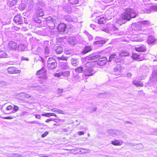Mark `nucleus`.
I'll list each match as a JSON object with an SVG mask.
<instances>
[{
    "mask_svg": "<svg viewBox=\"0 0 157 157\" xmlns=\"http://www.w3.org/2000/svg\"><path fill=\"white\" fill-rule=\"evenodd\" d=\"M148 8L146 9V12L147 13H151L153 11H157V5L150 6L149 5H148Z\"/></svg>",
    "mask_w": 157,
    "mask_h": 157,
    "instance_id": "6e6552de",
    "label": "nucleus"
},
{
    "mask_svg": "<svg viewBox=\"0 0 157 157\" xmlns=\"http://www.w3.org/2000/svg\"><path fill=\"white\" fill-rule=\"evenodd\" d=\"M36 4L38 6H43L44 5V3L40 0L38 1V2H36Z\"/></svg>",
    "mask_w": 157,
    "mask_h": 157,
    "instance_id": "79ce46f5",
    "label": "nucleus"
},
{
    "mask_svg": "<svg viewBox=\"0 0 157 157\" xmlns=\"http://www.w3.org/2000/svg\"><path fill=\"white\" fill-rule=\"evenodd\" d=\"M49 44L48 42L45 41L43 45V47L44 50V53L46 55H48L49 54V49L48 48Z\"/></svg>",
    "mask_w": 157,
    "mask_h": 157,
    "instance_id": "ddd939ff",
    "label": "nucleus"
},
{
    "mask_svg": "<svg viewBox=\"0 0 157 157\" xmlns=\"http://www.w3.org/2000/svg\"><path fill=\"white\" fill-rule=\"evenodd\" d=\"M98 23L99 24H104L105 21V19L104 17H101L100 19H98Z\"/></svg>",
    "mask_w": 157,
    "mask_h": 157,
    "instance_id": "f704fd0d",
    "label": "nucleus"
},
{
    "mask_svg": "<svg viewBox=\"0 0 157 157\" xmlns=\"http://www.w3.org/2000/svg\"><path fill=\"white\" fill-rule=\"evenodd\" d=\"M91 50V48L90 46H87L85 47L84 50L82 51V53L85 54Z\"/></svg>",
    "mask_w": 157,
    "mask_h": 157,
    "instance_id": "cd10ccee",
    "label": "nucleus"
},
{
    "mask_svg": "<svg viewBox=\"0 0 157 157\" xmlns=\"http://www.w3.org/2000/svg\"><path fill=\"white\" fill-rule=\"evenodd\" d=\"M22 155L19 153H14V157H22Z\"/></svg>",
    "mask_w": 157,
    "mask_h": 157,
    "instance_id": "4d7b16f0",
    "label": "nucleus"
},
{
    "mask_svg": "<svg viewBox=\"0 0 157 157\" xmlns=\"http://www.w3.org/2000/svg\"><path fill=\"white\" fill-rule=\"evenodd\" d=\"M11 6L15 5L17 3V0H8Z\"/></svg>",
    "mask_w": 157,
    "mask_h": 157,
    "instance_id": "72a5a7b5",
    "label": "nucleus"
},
{
    "mask_svg": "<svg viewBox=\"0 0 157 157\" xmlns=\"http://www.w3.org/2000/svg\"><path fill=\"white\" fill-rule=\"evenodd\" d=\"M130 55L129 52L125 51H121L119 53V55L121 57L129 56Z\"/></svg>",
    "mask_w": 157,
    "mask_h": 157,
    "instance_id": "5701e85b",
    "label": "nucleus"
},
{
    "mask_svg": "<svg viewBox=\"0 0 157 157\" xmlns=\"http://www.w3.org/2000/svg\"><path fill=\"white\" fill-rule=\"evenodd\" d=\"M21 59V60H24V61H29V59L27 58H25L23 56H22Z\"/></svg>",
    "mask_w": 157,
    "mask_h": 157,
    "instance_id": "13d9d810",
    "label": "nucleus"
},
{
    "mask_svg": "<svg viewBox=\"0 0 157 157\" xmlns=\"http://www.w3.org/2000/svg\"><path fill=\"white\" fill-rule=\"evenodd\" d=\"M14 153H7L6 156L9 157H14Z\"/></svg>",
    "mask_w": 157,
    "mask_h": 157,
    "instance_id": "49530a36",
    "label": "nucleus"
},
{
    "mask_svg": "<svg viewBox=\"0 0 157 157\" xmlns=\"http://www.w3.org/2000/svg\"><path fill=\"white\" fill-rule=\"evenodd\" d=\"M95 40H96V41H100V40H104L103 39V38H102L101 37H100L99 36H96L95 38Z\"/></svg>",
    "mask_w": 157,
    "mask_h": 157,
    "instance_id": "603ef678",
    "label": "nucleus"
},
{
    "mask_svg": "<svg viewBox=\"0 0 157 157\" xmlns=\"http://www.w3.org/2000/svg\"><path fill=\"white\" fill-rule=\"evenodd\" d=\"M8 48L13 51H15L17 48V44L13 41H10L8 43Z\"/></svg>",
    "mask_w": 157,
    "mask_h": 157,
    "instance_id": "0eeeda50",
    "label": "nucleus"
},
{
    "mask_svg": "<svg viewBox=\"0 0 157 157\" xmlns=\"http://www.w3.org/2000/svg\"><path fill=\"white\" fill-rule=\"evenodd\" d=\"M107 132L110 135L113 137L120 136L122 134L121 131L116 129H109L107 131Z\"/></svg>",
    "mask_w": 157,
    "mask_h": 157,
    "instance_id": "7ed1b4c3",
    "label": "nucleus"
},
{
    "mask_svg": "<svg viewBox=\"0 0 157 157\" xmlns=\"http://www.w3.org/2000/svg\"><path fill=\"white\" fill-rule=\"evenodd\" d=\"M112 29L113 31H116L117 30V28L114 25H112L111 26Z\"/></svg>",
    "mask_w": 157,
    "mask_h": 157,
    "instance_id": "09e8293b",
    "label": "nucleus"
},
{
    "mask_svg": "<svg viewBox=\"0 0 157 157\" xmlns=\"http://www.w3.org/2000/svg\"><path fill=\"white\" fill-rule=\"evenodd\" d=\"M75 69L76 72L81 73L83 72L84 75L87 76H90L94 74L95 72L94 71L93 69Z\"/></svg>",
    "mask_w": 157,
    "mask_h": 157,
    "instance_id": "f03ea898",
    "label": "nucleus"
},
{
    "mask_svg": "<svg viewBox=\"0 0 157 157\" xmlns=\"http://www.w3.org/2000/svg\"><path fill=\"white\" fill-rule=\"evenodd\" d=\"M96 57L95 56H90L88 57V59L89 60H95L96 59Z\"/></svg>",
    "mask_w": 157,
    "mask_h": 157,
    "instance_id": "37998d69",
    "label": "nucleus"
},
{
    "mask_svg": "<svg viewBox=\"0 0 157 157\" xmlns=\"http://www.w3.org/2000/svg\"><path fill=\"white\" fill-rule=\"evenodd\" d=\"M69 72L68 71L63 72L57 73L54 74V76L57 77L63 76L64 77H68L69 75Z\"/></svg>",
    "mask_w": 157,
    "mask_h": 157,
    "instance_id": "f8f14e48",
    "label": "nucleus"
},
{
    "mask_svg": "<svg viewBox=\"0 0 157 157\" xmlns=\"http://www.w3.org/2000/svg\"><path fill=\"white\" fill-rule=\"evenodd\" d=\"M13 21L18 25H21L24 23L23 18L20 14H17L14 17Z\"/></svg>",
    "mask_w": 157,
    "mask_h": 157,
    "instance_id": "20e7f679",
    "label": "nucleus"
},
{
    "mask_svg": "<svg viewBox=\"0 0 157 157\" xmlns=\"http://www.w3.org/2000/svg\"><path fill=\"white\" fill-rule=\"evenodd\" d=\"M156 40L154 37L152 36H149L148 37L147 40V43L149 44H152L154 43Z\"/></svg>",
    "mask_w": 157,
    "mask_h": 157,
    "instance_id": "412c9836",
    "label": "nucleus"
},
{
    "mask_svg": "<svg viewBox=\"0 0 157 157\" xmlns=\"http://www.w3.org/2000/svg\"><path fill=\"white\" fill-rule=\"evenodd\" d=\"M113 0H102V1L105 3L110 2L113 1Z\"/></svg>",
    "mask_w": 157,
    "mask_h": 157,
    "instance_id": "864d4df0",
    "label": "nucleus"
},
{
    "mask_svg": "<svg viewBox=\"0 0 157 157\" xmlns=\"http://www.w3.org/2000/svg\"><path fill=\"white\" fill-rule=\"evenodd\" d=\"M57 58L59 60H66L67 59V58L66 57L63 56L61 57H57Z\"/></svg>",
    "mask_w": 157,
    "mask_h": 157,
    "instance_id": "de8ad7c7",
    "label": "nucleus"
},
{
    "mask_svg": "<svg viewBox=\"0 0 157 157\" xmlns=\"http://www.w3.org/2000/svg\"><path fill=\"white\" fill-rule=\"evenodd\" d=\"M66 27L65 24L61 23L58 25L57 27L58 30L59 31L64 32L65 31Z\"/></svg>",
    "mask_w": 157,
    "mask_h": 157,
    "instance_id": "2eb2a0df",
    "label": "nucleus"
},
{
    "mask_svg": "<svg viewBox=\"0 0 157 157\" xmlns=\"http://www.w3.org/2000/svg\"><path fill=\"white\" fill-rule=\"evenodd\" d=\"M13 109L15 112H16L19 110V107L17 106L14 105L13 107Z\"/></svg>",
    "mask_w": 157,
    "mask_h": 157,
    "instance_id": "bf43d9fd",
    "label": "nucleus"
},
{
    "mask_svg": "<svg viewBox=\"0 0 157 157\" xmlns=\"http://www.w3.org/2000/svg\"><path fill=\"white\" fill-rule=\"evenodd\" d=\"M54 60H55L54 59L53 57H51L48 58L47 62H49V61L53 62Z\"/></svg>",
    "mask_w": 157,
    "mask_h": 157,
    "instance_id": "e2e57ef3",
    "label": "nucleus"
},
{
    "mask_svg": "<svg viewBox=\"0 0 157 157\" xmlns=\"http://www.w3.org/2000/svg\"><path fill=\"white\" fill-rule=\"evenodd\" d=\"M54 50L55 53L57 54L61 53L63 51L62 48L60 46L55 47Z\"/></svg>",
    "mask_w": 157,
    "mask_h": 157,
    "instance_id": "6ab92c4d",
    "label": "nucleus"
},
{
    "mask_svg": "<svg viewBox=\"0 0 157 157\" xmlns=\"http://www.w3.org/2000/svg\"><path fill=\"white\" fill-rule=\"evenodd\" d=\"M57 66V63L55 60H54L53 62H47V66L49 69H55Z\"/></svg>",
    "mask_w": 157,
    "mask_h": 157,
    "instance_id": "9b49d317",
    "label": "nucleus"
},
{
    "mask_svg": "<svg viewBox=\"0 0 157 157\" xmlns=\"http://www.w3.org/2000/svg\"><path fill=\"white\" fill-rule=\"evenodd\" d=\"M132 82L134 85L136 86L142 87L143 86V83L142 82L136 80H133Z\"/></svg>",
    "mask_w": 157,
    "mask_h": 157,
    "instance_id": "b1692460",
    "label": "nucleus"
},
{
    "mask_svg": "<svg viewBox=\"0 0 157 157\" xmlns=\"http://www.w3.org/2000/svg\"><path fill=\"white\" fill-rule=\"evenodd\" d=\"M8 56V55L5 52L1 50L0 51V58H6Z\"/></svg>",
    "mask_w": 157,
    "mask_h": 157,
    "instance_id": "c85d7f7f",
    "label": "nucleus"
},
{
    "mask_svg": "<svg viewBox=\"0 0 157 157\" xmlns=\"http://www.w3.org/2000/svg\"><path fill=\"white\" fill-rule=\"evenodd\" d=\"M35 14L39 16V17H42L44 15V13L43 10L40 8H39L36 10Z\"/></svg>",
    "mask_w": 157,
    "mask_h": 157,
    "instance_id": "dca6fc26",
    "label": "nucleus"
},
{
    "mask_svg": "<svg viewBox=\"0 0 157 157\" xmlns=\"http://www.w3.org/2000/svg\"><path fill=\"white\" fill-rule=\"evenodd\" d=\"M118 59V57L115 54H113L111 55L109 57V59L108 60V62H110L112 59Z\"/></svg>",
    "mask_w": 157,
    "mask_h": 157,
    "instance_id": "7c9ffc66",
    "label": "nucleus"
},
{
    "mask_svg": "<svg viewBox=\"0 0 157 157\" xmlns=\"http://www.w3.org/2000/svg\"><path fill=\"white\" fill-rule=\"evenodd\" d=\"M136 144V145H137V148L139 150L142 149L144 148V146L142 144Z\"/></svg>",
    "mask_w": 157,
    "mask_h": 157,
    "instance_id": "ea45409f",
    "label": "nucleus"
},
{
    "mask_svg": "<svg viewBox=\"0 0 157 157\" xmlns=\"http://www.w3.org/2000/svg\"><path fill=\"white\" fill-rule=\"evenodd\" d=\"M40 17L38 15L34 14L33 17V18L34 21L38 23H40L41 22V21Z\"/></svg>",
    "mask_w": 157,
    "mask_h": 157,
    "instance_id": "4be33fe9",
    "label": "nucleus"
},
{
    "mask_svg": "<svg viewBox=\"0 0 157 157\" xmlns=\"http://www.w3.org/2000/svg\"><path fill=\"white\" fill-rule=\"evenodd\" d=\"M21 7H22L21 9L23 10L25 9L26 7V6L25 4H22L21 6Z\"/></svg>",
    "mask_w": 157,
    "mask_h": 157,
    "instance_id": "680f3d73",
    "label": "nucleus"
},
{
    "mask_svg": "<svg viewBox=\"0 0 157 157\" xmlns=\"http://www.w3.org/2000/svg\"><path fill=\"white\" fill-rule=\"evenodd\" d=\"M105 43V40H101L100 41H95L93 42V44L94 45H96L98 47L102 46Z\"/></svg>",
    "mask_w": 157,
    "mask_h": 157,
    "instance_id": "f3484780",
    "label": "nucleus"
},
{
    "mask_svg": "<svg viewBox=\"0 0 157 157\" xmlns=\"http://www.w3.org/2000/svg\"><path fill=\"white\" fill-rule=\"evenodd\" d=\"M123 143L122 140H116L112 141L111 142V144L114 146H121L122 144Z\"/></svg>",
    "mask_w": 157,
    "mask_h": 157,
    "instance_id": "aec40b11",
    "label": "nucleus"
},
{
    "mask_svg": "<svg viewBox=\"0 0 157 157\" xmlns=\"http://www.w3.org/2000/svg\"><path fill=\"white\" fill-rule=\"evenodd\" d=\"M69 42L71 45H74L76 43V40L75 39H72L70 40Z\"/></svg>",
    "mask_w": 157,
    "mask_h": 157,
    "instance_id": "58836bf2",
    "label": "nucleus"
},
{
    "mask_svg": "<svg viewBox=\"0 0 157 157\" xmlns=\"http://www.w3.org/2000/svg\"><path fill=\"white\" fill-rule=\"evenodd\" d=\"M132 82L134 85L136 86L142 87L143 86V83L142 82L136 80H133Z\"/></svg>",
    "mask_w": 157,
    "mask_h": 157,
    "instance_id": "393cba45",
    "label": "nucleus"
},
{
    "mask_svg": "<svg viewBox=\"0 0 157 157\" xmlns=\"http://www.w3.org/2000/svg\"><path fill=\"white\" fill-rule=\"evenodd\" d=\"M143 55L142 54L140 55L137 53H133L132 57L134 59H136L138 61H140L143 60Z\"/></svg>",
    "mask_w": 157,
    "mask_h": 157,
    "instance_id": "1a4fd4ad",
    "label": "nucleus"
},
{
    "mask_svg": "<svg viewBox=\"0 0 157 157\" xmlns=\"http://www.w3.org/2000/svg\"><path fill=\"white\" fill-rule=\"evenodd\" d=\"M48 134V132L47 131L45 132L41 136L42 138H44L47 136Z\"/></svg>",
    "mask_w": 157,
    "mask_h": 157,
    "instance_id": "5fc2aeb1",
    "label": "nucleus"
},
{
    "mask_svg": "<svg viewBox=\"0 0 157 157\" xmlns=\"http://www.w3.org/2000/svg\"><path fill=\"white\" fill-rule=\"evenodd\" d=\"M48 115H49L48 113H46L45 114H41V115L42 116H45V117H49Z\"/></svg>",
    "mask_w": 157,
    "mask_h": 157,
    "instance_id": "774afa93",
    "label": "nucleus"
},
{
    "mask_svg": "<svg viewBox=\"0 0 157 157\" xmlns=\"http://www.w3.org/2000/svg\"><path fill=\"white\" fill-rule=\"evenodd\" d=\"M13 108V107L11 105L8 106L6 107V110H11Z\"/></svg>",
    "mask_w": 157,
    "mask_h": 157,
    "instance_id": "052dcab7",
    "label": "nucleus"
},
{
    "mask_svg": "<svg viewBox=\"0 0 157 157\" xmlns=\"http://www.w3.org/2000/svg\"><path fill=\"white\" fill-rule=\"evenodd\" d=\"M97 109V108L96 107H93L91 109V112H93L94 111H95Z\"/></svg>",
    "mask_w": 157,
    "mask_h": 157,
    "instance_id": "69168bd1",
    "label": "nucleus"
},
{
    "mask_svg": "<svg viewBox=\"0 0 157 157\" xmlns=\"http://www.w3.org/2000/svg\"><path fill=\"white\" fill-rule=\"evenodd\" d=\"M58 113L64 114V113L63 111L57 109V112Z\"/></svg>",
    "mask_w": 157,
    "mask_h": 157,
    "instance_id": "3c124183",
    "label": "nucleus"
},
{
    "mask_svg": "<svg viewBox=\"0 0 157 157\" xmlns=\"http://www.w3.org/2000/svg\"><path fill=\"white\" fill-rule=\"evenodd\" d=\"M36 75L39 76V78H45L46 77V71L45 69H40L37 72Z\"/></svg>",
    "mask_w": 157,
    "mask_h": 157,
    "instance_id": "423d86ee",
    "label": "nucleus"
},
{
    "mask_svg": "<svg viewBox=\"0 0 157 157\" xmlns=\"http://www.w3.org/2000/svg\"><path fill=\"white\" fill-rule=\"evenodd\" d=\"M71 63L73 66L75 67L77 66L78 64V61L76 59H73L71 61Z\"/></svg>",
    "mask_w": 157,
    "mask_h": 157,
    "instance_id": "473e14b6",
    "label": "nucleus"
},
{
    "mask_svg": "<svg viewBox=\"0 0 157 157\" xmlns=\"http://www.w3.org/2000/svg\"><path fill=\"white\" fill-rule=\"evenodd\" d=\"M27 2L29 6H28V8L29 9H31L33 7V2L32 0H27Z\"/></svg>",
    "mask_w": 157,
    "mask_h": 157,
    "instance_id": "c756f323",
    "label": "nucleus"
},
{
    "mask_svg": "<svg viewBox=\"0 0 157 157\" xmlns=\"http://www.w3.org/2000/svg\"><path fill=\"white\" fill-rule=\"evenodd\" d=\"M30 124H39V125L40 126L41 125V123L40 122H38L37 121H30L29 122Z\"/></svg>",
    "mask_w": 157,
    "mask_h": 157,
    "instance_id": "a18cd8bd",
    "label": "nucleus"
},
{
    "mask_svg": "<svg viewBox=\"0 0 157 157\" xmlns=\"http://www.w3.org/2000/svg\"><path fill=\"white\" fill-rule=\"evenodd\" d=\"M47 23L50 27L54 28L55 26L54 19H52L51 17H49L47 18Z\"/></svg>",
    "mask_w": 157,
    "mask_h": 157,
    "instance_id": "9d476101",
    "label": "nucleus"
},
{
    "mask_svg": "<svg viewBox=\"0 0 157 157\" xmlns=\"http://www.w3.org/2000/svg\"><path fill=\"white\" fill-rule=\"evenodd\" d=\"M62 69H67L68 67L67 64L66 63H61Z\"/></svg>",
    "mask_w": 157,
    "mask_h": 157,
    "instance_id": "e433bc0d",
    "label": "nucleus"
},
{
    "mask_svg": "<svg viewBox=\"0 0 157 157\" xmlns=\"http://www.w3.org/2000/svg\"><path fill=\"white\" fill-rule=\"evenodd\" d=\"M69 2L72 4H76L78 3V0H68Z\"/></svg>",
    "mask_w": 157,
    "mask_h": 157,
    "instance_id": "4c0bfd02",
    "label": "nucleus"
},
{
    "mask_svg": "<svg viewBox=\"0 0 157 157\" xmlns=\"http://www.w3.org/2000/svg\"><path fill=\"white\" fill-rule=\"evenodd\" d=\"M84 134V132L83 131L78 132V134L79 136L83 135Z\"/></svg>",
    "mask_w": 157,
    "mask_h": 157,
    "instance_id": "338daca9",
    "label": "nucleus"
},
{
    "mask_svg": "<svg viewBox=\"0 0 157 157\" xmlns=\"http://www.w3.org/2000/svg\"><path fill=\"white\" fill-rule=\"evenodd\" d=\"M71 50L69 48H67L65 49V53L67 55H69L71 53Z\"/></svg>",
    "mask_w": 157,
    "mask_h": 157,
    "instance_id": "a19ab883",
    "label": "nucleus"
},
{
    "mask_svg": "<svg viewBox=\"0 0 157 157\" xmlns=\"http://www.w3.org/2000/svg\"><path fill=\"white\" fill-rule=\"evenodd\" d=\"M7 82L4 81H0V87H3L7 86Z\"/></svg>",
    "mask_w": 157,
    "mask_h": 157,
    "instance_id": "2f4dec72",
    "label": "nucleus"
},
{
    "mask_svg": "<svg viewBox=\"0 0 157 157\" xmlns=\"http://www.w3.org/2000/svg\"><path fill=\"white\" fill-rule=\"evenodd\" d=\"M135 50L137 52H145L146 51V48L144 45H142L140 46L135 47Z\"/></svg>",
    "mask_w": 157,
    "mask_h": 157,
    "instance_id": "a211bd4d",
    "label": "nucleus"
},
{
    "mask_svg": "<svg viewBox=\"0 0 157 157\" xmlns=\"http://www.w3.org/2000/svg\"><path fill=\"white\" fill-rule=\"evenodd\" d=\"M85 33L87 36L89 40H92L93 39V37L92 35L89 33L87 31L85 32Z\"/></svg>",
    "mask_w": 157,
    "mask_h": 157,
    "instance_id": "c9c22d12",
    "label": "nucleus"
},
{
    "mask_svg": "<svg viewBox=\"0 0 157 157\" xmlns=\"http://www.w3.org/2000/svg\"><path fill=\"white\" fill-rule=\"evenodd\" d=\"M107 59L106 57H104L99 59L97 62L98 64L100 66H102L105 64L107 62Z\"/></svg>",
    "mask_w": 157,
    "mask_h": 157,
    "instance_id": "4468645a",
    "label": "nucleus"
},
{
    "mask_svg": "<svg viewBox=\"0 0 157 157\" xmlns=\"http://www.w3.org/2000/svg\"><path fill=\"white\" fill-rule=\"evenodd\" d=\"M137 15V13L133 9L127 8L125 12L121 14V18L117 20V24L121 25L129 21L132 18L136 17Z\"/></svg>",
    "mask_w": 157,
    "mask_h": 157,
    "instance_id": "f257e3e1",
    "label": "nucleus"
},
{
    "mask_svg": "<svg viewBox=\"0 0 157 157\" xmlns=\"http://www.w3.org/2000/svg\"><path fill=\"white\" fill-rule=\"evenodd\" d=\"M150 79L151 82L152 83H154L157 81V71L154 70L150 77Z\"/></svg>",
    "mask_w": 157,
    "mask_h": 157,
    "instance_id": "39448f33",
    "label": "nucleus"
},
{
    "mask_svg": "<svg viewBox=\"0 0 157 157\" xmlns=\"http://www.w3.org/2000/svg\"><path fill=\"white\" fill-rule=\"evenodd\" d=\"M127 145H129L130 146H136V144H134L133 143H131L130 142H127L126 143Z\"/></svg>",
    "mask_w": 157,
    "mask_h": 157,
    "instance_id": "8fccbe9b",
    "label": "nucleus"
},
{
    "mask_svg": "<svg viewBox=\"0 0 157 157\" xmlns=\"http://www.w3.org/2000/svg\"><path fill=\"white\" fill-rule=\"evenodd\" d=\"M9 73L10 74L19 73L21 72L20 70L16 69H7Z\"/></svg>",
    "mask_w": 157,
    "mask_h": 157,
    "instance_id": "a878e982",
    "label": "nucleus"
},
{
    "mask_svg": "<svg viewBox=\"0 0 157 157\" xmlns=\"http://www.w3.org/2000/svg\"><path fill=\"white\" fill-rule=\"evenodd\" d=\"M65 19L68 22L71 21L72 20V18L70 16H67L65 17Z\"/></svg>",
    "mask_w": 157,
    "mask_h": 157,
    "instance_id": "c03bdc74",
    "label": "nucleus"
},
{
    "mask_svg": "<svg viewBox=\"0 0 157 157\" xmlns=\"http://www.w3.org/2000/svg\"><path fill=\"white\" fill-rule=\"evenodd\" d=\"M2 118L4 119H13V117H3Z\"/></svg>",
    "mask_w": 157,
    "mask_h": 157,
    "instance_id": "6e6d98bb",
    "label": "nucleus"
},
{
    "mask_svg": "<svg viewBox=\"0 0 157 157\" xmlns=\"http://www.w3.org/2000/svg\"><path fill=\"white\" fill-rule=\"evenodd\" d=\"M141 24L143 26L147 27L150 25V22L147 21H144L140 22Z\"/></svg>",
    "mask_w": 157,
    "mask_h": 157,
    "instance_id": "bb28decb",
    "label": "nucleus"
},
{
    "mask_svg": "<svg viewBox=\"0 0 157 157\" xmlns=\"http://www.w3.org/2000/svg\"><path fill=\"white\" fill-rule=\"evenodd\" d=\"M57 91L58 93H62L63 91V90L62 89L58 88L57 90Z\"/></svg>",
    "mask_w": 157,
    "mask_h": 157,
    "instance_id": "0e129e2a",
    "label": "nucleus"
}]
</instances>
